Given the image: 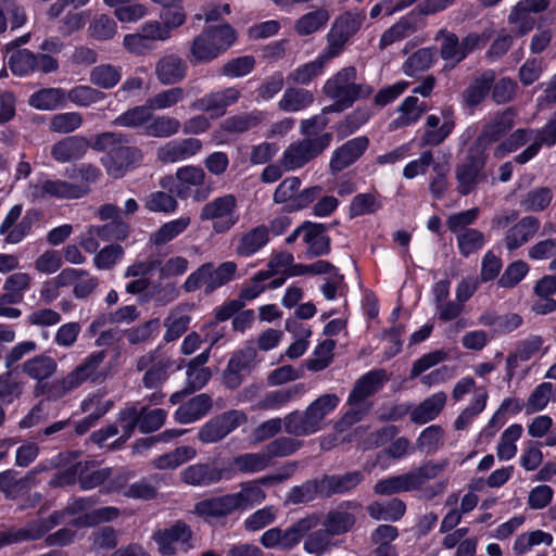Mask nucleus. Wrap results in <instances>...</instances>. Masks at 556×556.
Instances as JSON below:
<instances>
[{
	"mask_svg": "<svg viewBox=\"0 0 556 556\" xmlns=\"http://www.w3.org/2000/svg\"><path fill=\"white\" fill-rule=\"evenodd\" d=\"M38 345L33 340H25L18 342L10 350L7 349V352L3 355L4 367L7 371H12L17 375L21 371V365L18 363L28 354L35 352Z\"/></svg>",
	"mask_w": 556,
	"mask_h": 556,
	"instance_id": "8fccbe9b",
	"label": "nucleus"
},
{
	"mask_svg": "<svg viewBox=\"0 0 556 556\" xmlns=\"http://www.w3.org/2000/svg\"><path fill=\"white\" fill-rule=\"evenodd\" d=\"M233 464L243 473L260 472L268 467L269 460L264 453H245L233 457Z\"/></svg>",
	"mask_w": 556,
	"mask_h": 556,
	"instance_id": "0e129e2a",
	"label": "nucleus"
},
{
	"mask_svg": "<svg viewBox=\"0 0 556 556\" xmlns=\"http://www.w3.org/2000/svg\"><path fill=\"white\" fill-rule=\"evenodd\" d=\"M122 75V66L106 63L94 66L90 72L89 80L99 88L112 89L121 81Z\"/></svg>",
	"mask_w": 556,
	"mask_h": 556,
	"instance_id": "ea45409f",
	"label": "nucleus"
},
{
	"mask_svg": "<svg viewBox=\"0 0 556 556\" xmlns=\"http://www.w3.org/2000/svg\"><path fill=\"white\" fill-rule=\"evenodd\" d=\"M194 514L205 520L223 518L237 511L231 493L212 496L194 504Z\"/></svg>",
	"mask_w": 556,
	"mask_h": 556,
	"instance_id": "412c9836",
	"label": "nucleus"
},
{
	"mask_svg": "<svg viewBox=\"0 0 556 556\" xmlns=\"http://www.w3.org/2000/svg\"><path fill=\"white\" fill-rule=\"evenodd\" d=\"M161 556H176L179 552L188 553L195 547V536L190 525L178 519L170 526L157 529L152 533Z\"/></svg>",
	"mask_w": 556,
	"mask_h": 556,
	"instance_id": "0eeeda50",
	"label": "nucleus"
},
{
	"mask_svg": "<svg viewBox=\"0 0 556 556\" xmlns=\"http://www.w3.org/2000/svg\"><path fill=\"white\" fill-rule=\"evenodd\" d=\"M91 148V139L83 136H70L58 142L51 148V156L59 163L80 160Z\"/></svg>",
	"mask_w": 556,
	"mask_h": 556,
	"instance_id": "aec40b11",
	"label": "nucleus"
},
{
	"mask_svg": "<svg viewBox=\"0 0 556 556\" xmlns=\"http://www.w3.org/2000/svg\"><path fill=\"white\" fill-rule=\"evenodd\" d=\"M285 431L294 437H304L316 433L320 426L315 420V416L309 414L306 408L304 412H292L283 419Z\"/></svg>",
	"mask_w": 556,
	"mask_h": 556,
	"instance_id": "bb28decb",
	"label": "nucleus"
},
{
	"mask_svg": "<svg viewBox=\"0 0 556 556\" xmlns=\"http://www.w3.org/2000/svg\"><path fill=\"white\" fill-rule=\"evenodd\" d=\"M96 463L93 460H83L81 467L79 468L78 484L80 490L89 491L93 490L109 480L112 475L111 467H104L94 469Z\"/></svg>",
	"mask_w": 556,
	"mask_h": 556,
	"instance_id": "f704fd0d",
	"label": "nucleus"
},
{
	"mask_svg": "<svg viewBox=\"0 0 556 556\" xmlns=\"http://www.w3.org/2000/svg\"><path fill=\"white\" fill-rule=\"evenodd\" d=\"M369 143L367 136H358L338 147L330 157V172L338 174L356 163L365 154Z\"/></svg>",
	"mask_w": 556,
	"mask_h": 556,
	"instance_id": "f8f14e48",
	"label": "nucleus"
},
{
	"mask_svg": "<svg viewBox=\"0 0 556 556\" xmlns=\"http://www.w3.org/2000/svg\"><path fill=\"white\" fill-rule=\"evenodd\" d=\"M513 127L514 114L507 110L485 124L473 142L488 151L493 143L500 142L505 138Z\"/></svg>",
	"mask_w": 556,
	"mask_h": 556,
	"instance_id": "dca6fc26",
	"label": "nucleus"
},
{
	"mask_svg": "<svg viewBox=\"0 0 556 556\" xmlns=\"http://www.w3.org/2000/svg\"><path fill=\"white\" fill-rule=\"evenodd\" d=\"M446 403V394L439 391L425 399L410 412V420L417 425H424L438 417Z\"/></svg>",
	"mask_w": 556,
	"mask_h": 556,
	"instance_id": "a878e982",
	"label": "nucleus"
},
{
	"mask_svg": "<svg viewBox=\"0 0 556 556\" xmlns=\"http://www.w3.org/2000/svg\"><path fill=\"white\" fill-rule=\"evenodd\" d=\"M365 480V473L361 470L346 471L343 475H324V498L333 495H343L353 492Z\"/></svg>",
	"mask_w": 556,
	"mask_h": 556,
	"instance_id": "a211bd4d",
	"label": "nucleus"
},
{
	"mask_svg": "<svg viewBox=\"0 0 556 556\" xmlns=\"http://www.w3.org/2000/svg\"><path fill=\"white\" fill-rule=\"evenodd\" d=\"M489 153L483 148L472 142L466 151L465 157L456 166V179L458 192L462 195L470 194L476 187L486 180L484 168Z\"/></svg>",
	"mask_w": 556,
	"mask_h": 556,
	"instance_id": "423d86ee",
	"label": "nucleus"
},
{
	"mask_svg": "<svg viewBox=\"0 0 556 556\" xmlns=\"http://www.w3.org/2000/svg\"><path fill=\"white\" fill-rule=\"evenodd\" d=\"M325 525L330 534H343L351 531L354 527L355 516L349 511H330L327 515Z\"/></svg>",
	"mask_w": 556,
	"mask_h": 556,
	"instance_id": "338daca9",
	"label": "nucleus"
},
{
	"mask_svg": "<svg viewBox=\"0 0 556 556\" xmlns=\"http://www.w3.org/2000/svg\"><path fill=\"white\" fill-rule=\"evenodd\" d=\"M40 218L41 212L39 210H27L21 220L16 222L12 229L7 233L4 241L10 244L20 243L31 232L33 227L39 223Z\"/></svg>",
	"mask_w": 556,
	"mask_h": 556,
	"instance_id": "c03bdc74",
	"label": "nucleus"
},
{
	"mask_svg": "<svg viewBox=\"0 0 556 556\" xmlns=\"http://www.w3.org/2000/svg\"><path fill=\"white\" fill-rule=\"evenodd\" d=\"M418 104L419 99L417 97H406L397 109L401 115L391 122L390 128L399 129L417 123L426 111L425 103H421V106H418Z\"/></svg>",
	"mask_w": 556,
	"mask_h": 556,
	"instance_id": "c9c22d12",
	"label": "nucleus"
},
{
	"mask_svg": "<svg viewBox=\"0 0 556 556\" xmlns=\"http://www.w3.org/2000/svg\"><path fill=\"white\" fill-rule=\"evenodd\" d=\"M262 122V115L258 111L250 113L236 114L227 117L220 124V129L229 134H243L247 132Z\"/></svg>",
	"mask_w": 556,
	"mask_h": 556,
	"instance_id": "79ce46f5",
	"label": "nucleus"
},
{
	"mask_svg": "<svg viewBox=\"0 0 556 556\" xmlns=\"http://www.w3.org/2000/svg\"><path fill=\"white\" fill-rule=\"evenodd\" d=\"M188 71V65L180 56L169 54L161 58L155 66V74L162 85H175L181 81Z\"/></svg>",
	"mask_w": 556,
	"mask_h": 556,
	"instance_id": "393cba45",
	"label": "nucleus"
},
{
	"mask_svg": "<svg viewBox=\"0 0 556 556\" xmlns=\"http://www.w3.org/2000/svg\"><path fill=\"white\" fill-rule=\"evenodd\" d=\"M70 376L67 375L60 380L37 382L34 388V395L36 397L45 396L48 401L60 400L70 391L77 389V387H72L67 382Z\"/></svg>",
	"mask_w": 556,
	"mask_h": 556,
	"instance_id": "49530a36",
	"label": "nucleus"
},
{
	"mask_svg": "<svg viewBox=\"0 0 556 556\" xmlns=\"http://www.w3.org/2000/svg\"><path fill=\"white\" fill-rule=\"evenodd\" d=\"M441 470L440 465L429 460L406 473L378 480L372 490L376 495L381 496L420 490L427 481L434 479Z\"/></svg>",
	"mask_w": 556,
	"mask_h": 556,
	"instance_id": "20e7f679",
	"label": "nucleus"
},
{
	"mask_svg": "<svg viewBox=\"0 0 556 556\" xmlns=\"http://www.w3.org/2000/svg\"><path fill=\"white\" fill-rule=\"evenodd\" d=\"M193 456L194 451L191 447L179 446L172 453L157 456L153 460V465L161 470L175 469Z\"/></svg>",
	"mask_w": 556,
	"mask_h": 556,
	"instance_id": "680f3d73",
	"label": "nucleus"
},
{
	"mask_svg": "<svg viewBox=\"0 0 556 556\" xmlns=\"http://www.w3.org/2000/svg\"><path fill=\"white\" fill-rule=\"evenodd\" d=\"M336 341L331 338L319 342L314 349L313 358L306 361V368L311 371H320L326 369L332 362Z\"/></svg>",
	"mask_w": 556,
	"mask_h": 556,
	"instance_id": "3c124183",
	"label": "nucleus"
},
{
	"mask_svg": "<svg viewBox=\"0 0 556 556\" xmlns=\"http://www.w3.org/2000/svg\"><path fill=\"white\" fill-rule=\"evenodd\" d=\"M8 66L17 77H28L35 73L50 74L59 70V61L47 53H35L24 48L13 51L8 58Z\"/></svg>",
	"mask_w": 556,
	"mask_h": 556,
	"instance_id": "1a4fd4ad",
	"label": "nucleus"
},
{
	"mask_svg": "<svg viewBox=\"0 0 556 556\" xmlns=\"http://www.w3.org/2000/svg\"><path fill=\"white\" fill-rule=\"evenodd\" d=\"M553 200V191L549 187H536L529 190L520 201L526 212H542L546 210Z\"/></svg>",
	"mask_w": 556,
	"mask_h": 556,
	"instance_id": "09e8293b",
	"label": "nucleus"
},
{
	"mask_svg": "<svg viewBox=\"0 0 556 556\" xmlns=\"http://www.w3.org/2000/svg\"><path fill=\"white\" fill-rule=\"evenodd\" d=\"M71 179L80 178L83 184H74L62 179L40 178L30 184L29 190L33 200H78L91 191L89 184H94L102 177L101 169L90 163L75 165L71 173Z\"/></svg>",
	"mask_w": 556,
	"mask_h": 556,
	"instance_id": "f03ea898",
	"label": "nucleus"
},
{
	"mask_svg": "<svg viewBox=\"0 0 556 556\" xmlns=\"http://www.w3.org/2000/svg\"><path fill=\"white\" fill-rule=\"evenodd\" d=\"M151 119L152 109L147 103L146 105H137L126 110L114 119V124L116 126L136 128L149 124Z\"/></svg>",
	"mask_w": 556,
	"mask_h": 556,
	"instance_id": "de8ad7c7",
	"label": "nucleus"
},
{
	"mask_svg": "<svg viewBox=\"0 0 556 556\" xmlns=\"http://www.w3.org/2000/svg\"><path fill=\"white\" fill-rule=\"evenodd\" d=\"M237 511L249 510L256 505L262 504L266 498L265 491L258 486L253 480L243 483L241 490L237 493H231Z\"/></svg>",
	"mask_w": 556,
	"mask_h": 556,
	"instance_id": "e433bc0d",
	"label": "nucleus"
},
{
	"mask_svg": "<svg viewBox=\"0 0 556 556\" xmlns=\"http://www.w3.org/2000/svg\"><path fill=\"white\" fill-rule=\"evenodd\" d=\"M49 532L42 518L28 521L24 528L0 533V545H9L24 541H36Z\"/></svg>",
	"mask_w": 556,
	"mask_h": 556,
	"instance_id": "cd10ccee",
	"label": "nucleus"
},
{
	"mask_svg": "<svg viewBox=\"0 0 556 556\" xmlns=\"http://www.w3.org/2000/svg\"><path fill=\"white\" fill-rule=\"evenodd\" d=\"M66 99V92L62 88H42L28 98L29 106L40 111H52L61 108Z\"/></svg>",
	"mask_w": 556,
	"mask_h": 556,
	"instance_id": "72a5a7b5",
	"label": "nucleus"
},
{
	"mask_svg": "<svg viewBox=\"0 0 556 556\" xmlns=\"http://www.w3.org/2000/svg\"><path fill=\"white\" fill-rule=\"evenodd\" d=\"M323 483L320 479H309L300 485H294L287 493V502L293 505L306 504L317 496L324 498Z\"/></svg>",
	"mask_w": 556,
	"mask_h": 556,
	"instance_id": "4c0bfd02",
	"label": "nucleus"
},
{
	"mask_svg": "<svg viewBox=\"0 0 556 556\" xmlns=\"http://www.w3.org/2000/svg\"><path fill=\"white\" fill-rule=\"evenodd\" d=\"M144 207L150 212L170 214L177 210L178 202L165 191H154L146 198Z\"/></svg>",
	"mask_w": 556,
	"mask_h": 556,
	"instance_id": "e2e57ef3",
	"label": "nucleus"
},
{
	"mask_svg": "<svg viewBox=\"0 0 556 556\" xmlns=\"http://www.w3.org/2000/svg\"><path fill=\"white\" fill-rule=\"evenodd\" d=\"M38 470H29L24 477L18 471L7 469L0 472V492L9 500H16L28 494L36 483Z\"/></svg>",
	"mask_w": 556,
	"mask_h": 556,
	"instance_id": "f3484780",
	"label": "nucleus"
},
{
	"mask_svg": "<svg viewBox=\"0 0 556 556\" xmlns=\"http://www.w3.org/2000/svg\"><path fill=\"white\" fill-rule=\"evenodd\" d=\"M309 230L303 235L302 240L307 245L305 257L307 260L327 256L331 252V238L327 235L328 226L312 222L307 225Z\"/></svg>",
	"mask_w": 556,
	"mask_h": 556,
	"instance_id": "6ab92c4d",
	"label": "nucleus"
},
{
	"mask_svg": "<svg viewBox=\"0 0 556 556\" xmlns=\"http://www.w3.org/2000/svg\"><path fill=\"white\" fill-rule=\"evenodd\" d=\"M303 390V384H294L289 388L270 391L258 402L257 407L263 410L279 409L298 396Z\"/></svg>",
	"mask_w": 556,
	"mask_h": 556,
	"instance_id": "37998d69",
	"label": "nucleus"
},
{
	"mask_svg": "<svg viewBox=\"0 0 556 556\" xmlns=\"http://www.w3.org/2000/svg\"><path fill=\"white\" fill-rule=\"evenodd\" d=\"M270 241L269 229L262 224L243 232L236 244V254L250 257L261 251Z\"/></svg>",
	"mask_w": 556,
	"mask_h": 556,
	"instance_id": "b1692460",
	"label": "nucleus"
},
{
	"mask_svg": "<svg viewBox=\"0 0 556 556\" xmlns=\"http://www.w3.org/2000/svg\"><path fill=\"white\" fill-rule=\"evenodd\" d=\"M314 101L313 93L305 89L289 88L278 102V106L285 112H298L309 106Z\"/></svg>",
	"mask_w": 556,
	"mask_h": 556,
	"instance_id": "a18cd8bd",
	"label": "nucleus"
},
{
	"mask_svg": "<svg viewBox=\"0 0 556 556\" xmlns=\"http://www.w3.org/2000/svg\"><path fill=\"white\" fill-rule=\"evenodd\" d=\"M181 127L180 122L170 116H157L146 125V134L155 138H167L176 135Z\"/></svg>",
	"mask_w": 556,
	"mask_h": 556,
	"instance_id": "5fc2aeb1",
	"label": "nucleus"
},
{
	"mask_svg": "<svg viewBox=\"0 0 556 556\" xmlns=\"http://www.w3.org/2000/svg\"><path fill=\"white\" fill-rule=\"evenodd\" d=\"M433 63V53L429 48H420L412 53L403 63V73L414 77L418 72L427 71Z\"/></svg>",
	"mask_w": 556,
	"mask_h": 556,
	"instance_id": "864d4df0",
	"label": "nucleus"
},
{
	"mask_svg": "<svg viewBox=\"0 0 556 556\" xmlns=\"http://www.w3.org/2000/svg\"><path fill=\"white\" fill-rule=\"evenodd\" d=\"M237 269L238 266L232 261L223 262L218 266L213 262L203 263L187 277L182 288L187 293H191L204 287V293L210 295L230 282Z\"/></svg>",
	"mask_w": 556,
	"mask_h": 556,
	"instance_id": "39448f33",
	"label": "nucleus"
},
{
	"mask_svg": "<svg viewBox=\"0 0 556 556\" xmlns=\"http://www.w3.org/2000/svg\"><path fill=\"white\" fill-rule=\"evenodd\" d=\"M15 374L4 371L0 374V405H10L23 394L24 383L16 380Z\"/></svg>",
	"mask_w": 556,
	"mask_h": 556,
	"instance_id": "603ef678",
	"label": "nucleus"
},
{
	"mask_svg": "<svg viewBox=\"0 0 556 556\" xmlns=\"http://www.w3.org/2000/svg\"><path fill=\"white\" fill-rule=\"evenodd\" d=\"M540 220L538 217L529 215L519 219L514 226L507 229L505 233V245L513 252L527 243L539 230Z\"/></svg>",
	"mask_w": 556,
	"mask_h": 556,
	"instance_id": "5701e85b",
	"label": "nucleus"
},
{
	"mask_svg": "<svg viewBox=\"0 0 556 556\" xmlns=\"http://www.w3.org/2000/svg\"><path fill=\"white\" fill-rule=\"evenodd\" d=\"M388 380L389 377L387 370L383 368L367 371L354 383L353 389L348 396V404L351 406L362 404L367 397L381 390Z\"/></svg>",
	"mask_w": 556,
	"mask_h": 556,
	"instance_id": "ddd939ff",
	"label": "nucleus"
},
{
	"mask_svg": "<svg viewBox=\"0 0 556 556\" xmlns=\"http://www.w3.org/2000/svg\"><path fill=\"white\" fill-rule=\"evenodd\" d=\"M371 116L372 112L369 108L357 106L334 125L338 140H343L355 134L361 127L369 122Z\"/></svg>",
	"mask_w": 556,
	"mask_h": 556,
	"instance_id": "7c9ffc66",
	"label": "nucleus"
},
{
	"mask_svg": "<svg viewBox=\"0 0 556 556\" xmlns=\"http://www.w3.org/2000/svg\"><path fill=\"white\" fill-rule=\"evenodd\" d=\"M58 364L54 358L46 354L36 355L21 365V372L29 378L42 382L54 375Z\"/></svg>",
	"mask_w": 556,
	"mask_h": 556,
	"instance_id": "c85d7f7f",
	"label": "nucleus"
},
{
	"mask_svg": "<svg viewBox=\"0 0 556 556\" xmlns=\"http://www.w3.org/2000/svg\"><path fill=\"white\" fill-rule=\"evenodd\" d=\"M331 132H323L314 138H305L290 144L283 152L282 161L288 169H298L319 156L332 141Z\"/></svg>",
	"mask_w": 556,
	"mask_h": 556,
	"instance_id": "9d476101",
	"label": "nucleus"
},
{
	"mask_svg": "<svg viewBox=\"0 0 556 556\" xmlns=\"http://www.w3.org/2000/svg\"><path fill=\"white\" fill-rule=\"evenodd\" d=\"M105 97L106 96L103 91L86 85L75 86L67 92V98L71 102L84 108H88L93 103L100 102L104 100Z\"/></svg>",
	"mask_w": 556,
	"mask_h": 556,
	"instance_id": "bf43d9fd",
	"label": "nucleus"
},
{
	"mask_svg": "<svg viewBox=\"0 0 556 556\" xmlns=\"http://www.w3.org/2000/svg\"><path fill=\"white\" fill-rule=\"evenodd\" d=\"M89 31L96 40H110L117 33V24L112 16L101 14L90 23Z\"/></svg>",
	"mask_w": 556,
	"mask_h": 556,
	"instance_id": "774afa93",
	"label": "nucleus"
},
{
	"mask_svg": "<svg viewBox=\"0 0 556 556\" xmlns=\"http://www.w3.org/2000/svg\"><path fill=\"white\" fill-rule=\"evenodd\" d=\"M442 116L443 123L440 127L439 116L434 114H430L427 116L426 125L430 129L424 132L421 137V146H439L452 134L455 127L453 112L451 110H443Z\"/></svg>",
	"mask_w": 556,
	"mask_h": 556,
	"instance_id": "4be33fe9",
	"label": "nucleus"
},
{
	"mask_svg": "<svg viewBox=\"0 0 556 556\" xmlns=\"http://www.w3.org/2000/svg\"><path fill=\"white\" fill-rule=\"evenodd\" d=\"M91 149L104 152L100 161L108 175L113 178L124 177L143 161L141 149L129 146L128 137L121 132L104 131L92 136Z\"/></svg>",
	"mask_w": 556,
	"mask_h": 556,
	"instance_id": "f257e3e1",
	"label": "nucleus"
},
{
	"mask_svg": "<svg viewBox=\"0 0 556 556\" xmlns=\"http://www.w3.org/2000/svg\"><path fill=\"white\" fill-rule=\"evenodd\" d=\"M530 266L522 260H516L507 265L497 280L501 288L513 289L528 275Z\"/></svg>",
	"mask_w": 556,
	"mask_h": 556,
	"instance_id": "6e6d98bb",
	"label": "nucleus"
},
{
	"mask_svg": "<svg viewBox=\"0 0 556 556\" xmlns=\"http://www.w3.org/2000/svg\"><path fill=\"white\" fill-rule=\"evenodd\" d=\"M368 515L375 520L399 521L406 513V504L399 497H393L387 503L372 502L367 506Z\"/></svg>",
	"mask_w": 556,
	"mask_h": 556,
	"instance_id": "473e14b6",
	"label": "nucleus"
},
{
	"mask_svg": "<svg viewBox=\"0 0 556 556\" xmlns=\"http://www.w3.org/2000/svg\"><path fill=\"white\" fill-rule=\"evenodd\" d=\"M248 421L243 410L229 409L212 417L198 432V439L204 444L216 443Z\"/></svg>",
	"mask_w": 556,
	"mask_h": 556,
	"instance_id": "9b49d317",
	"label": "nucleus"
},
{
	"mask_svg": "<svg viewBox=\"0 0 556 556\" xmlns=\"http://www.w3.org/2000/svg\"><path fill=\"white\" fill-rule=\"evenodd\" d=\"M237 198L231 193L224 194L203 205L200 219L202 222L213 220L212 228L214 232L225 233L239 222L240 216L237 213Z\"/></svg>",
	"mask_w": 556,
	"mask_h": 556,
	"instance_id": "6e6552de",
	"label": "nucleus"
},
{
	"mask_svg": "<svg viewBox=\"0 0 556 556\" xmlns=\"http://www.w3.org/2000/svg\"><path fill=\"white\" fill-rule=\"evenodd\" d=\"M227 468H218L211 463H198L188 466L181 472V480L192 486H208L230 478Z\"/></svg>",
	"mask_w": 556,
	"mask_h": 556,
	"instance_id": "4468645a",
	"label": "nucleus"
},
{
	"mask_svg": "<svg viewBox=\"0 0 556 556\" xmlns=\"http://www.w3.org/2000/svg\"><path fill=\"white\" fill-rule=\"evenodd\" d=\"M329 18L330 15L328 11L324 8H318L302 15L295 22L294 29L300 36H308L323 29L327 25Z\"/></svg>",
	"mask_w": 556,
	"mask_h": 556,
	"instance_id": "a19ab883",
	"label": "nucleus"
},
{
	"mask_svg": "<svg viewBox=\"0 0 556 556\" xmlns=\"http://www.w3.org/2000/svg\"><path fill=\"white\" fill-rule=\"evenodd\" d=\"M253 55H242L227 61L219 70L222 76L239 78L250 74L255 67Z\"/></svg>",
	"mask_w": 556,
	"mask_h": 556,
	"instance_id": "13d9d810",
	"label": "nucleus"
},
{
	"mask_svg": "<svg viewBox=\"0 0 556 556\" xmlns=\"http://www.w3.org/2000/svg\"><path fill=\"white\" fill-rule=\"evenodd\" d=\"M190 222L189 216L169 220L150 236V241L156 247H163L181 235L188 228Z\"/></svg>",
	"mask_w": 556,
	"mask_h": 556,
	"instance_id": "58836bf2",
	"label": "nucleus"
},
{
	"mask_svg": "<svg viewBox=\"0 0 556 556\" xmlns=\"http://www.w3.org/2000/svg\"><path fill=\"white\" fill-rule=\"evenodd\" d=\"M494 80L495 75L492 71H485L479 77H476L463 92L466 105L476 108L484 101L491 92Z\"/></svg>",
	"mask_w": 556,
	"mask_h": 556,
	"instance_id": "c756f323",
	"label": "nucleus"
},
{
	"mask_svg": "<svg viewBox=\"0 0 556 556\" xmlns=\"http://www.w3.org/2000/svg\"><path fill=\"white\" fill-rule=\"evenodd\" d=\"M552 382H542L538 384L528 397L526 404L527 414H533L543 410L549 400L556 401V397H552L553 393Z\"/></svg>",
	"mask_w": 556,
	"mask_h": 556,
	"instance_id": "052dcab7",
	"label": "nucleus"
},
{
	"mask_svg": "<svg viewBox=\"0 0 556 556\" xmlns=\"http://www.w3.org/2000/svg\"><path fill=\"white\" fill-rule=\"evenodd\" d=\"M318 522L319 518L311 515L299 519L285 531L280 529L281 549H291L296 546L306 533L317 527Z\"/></svg>",
	"mask_w": 556,
	"mask_h": 556,
	"instance_id": "2f4dec72",
	"label": "nucleus"
},
{
	"mask_svg": "<svg viewBox=\"0 0 556 556\" xmlns=\"http://www.w3.org/2000/svg\"><path fill=\"white\" fill-rule=\"evenodd\" d=\"M240 96L241 93L237 88L228 87L220 91L204 94L202 98L197 99L190 108L201 112H210L215 116H222L228 106L239 100Z\"/></svg>",
	"mask_w": 556,
	"mask_h": 556,
	"instance_id": "2eb2a0df",
	"label": "nucleus"
},
{
	"mask_svg": "<svg viewBox=\"0 0 556 556\" xmlns=\"http://www.w3.org/2000/svg\"><path fill=\"white\" fill-rule=\"evenodd\" d=\"M302 180L299 177L291 176L285 178L276 188L273 200L276 204H283V207H290L292 200L301 187Z\"/></svg>",
	"mask_w": 556,
	"mask_h": 556,
	"instance_id": "69168bd1",
	"label": "nucleus"
},
{
	"mask_svg": "<svg viewBox=\"0 0 556 556\" xmlns=\"http://www.w3.org/2000/svg\"><path fill=\"white\" fill-rule=\"evenodd\" d=\"M238 40V31L229 23L207 25L191 43L188 60L192 65L207 64L226 53Z\"/></svg>",
	"mask_w": 556,
	"mask_h": 556,
	"instance_id": "7ed1b4c3",
	"label": "nucleus"
},
{
	"mask_svg": "<svg viewBox=\"0 0 556 556\" xmlns=\"http://www.w3.org/2000/svg\"><path fill=\"white\" fill-rule=\"evenodd\" d=\"M456 238L459 254L464 257L481 250L485 243L483 232L476 228L465 229Z\"/></svg>",
	"mask_w": 556,
	"mask_h": 556,
	"instance_id": "4d7b16f0",
	"label": "nucleus"
}]
</instances>
